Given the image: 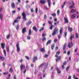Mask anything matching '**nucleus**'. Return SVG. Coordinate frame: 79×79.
<instances>
[{
    "mask_svg": "<svg viewBox=\"0 0 79 79\" xmlns=\"http://www.w3.org/2000/svg\"><path fill=\"white\" fill-rule=\"evenodd\" d=\"M60 52L57 51L56 52V55L55 56V57L57 58L56 59V62L60 60V59H61V56H58L60 55Z\"/></svg>",
    "mask_w": 79,
    "mask_h": 79,
    "instance_id": "obj_1",
    "label": "nucleus"
},
{
    "mask_svg": "<svg viewBox=\"0 0 79 79\" xmlns=\"http://www.w3.org/2000/svg\"><path fill=\"white\" fill-rule=\"evenodd\" d=\"M58 28L56 27L53 30V32L52 34V35L54 36L56 34H58Z\"/></svg>",
    "mask_w": 79,
    "mask_h": 79,
    "instance_id": "obj_2",
    "label": "nucleus"
},
{
    "mask_svg": "<svg viewBox=\"0 0 79 79\" xmlns=\"http://www.w3.org/2000/svg\"><path fill=\"white\" fill-rule=\"evenodd\" d=\"M22 16H23V21H26V15L24 13V12H23L22 14Z\"/></svg>",
    "mask_w": 79,
    "mask_h": 79,
    "instance_id": "obj_3",
    "label": "nucleus"
},
{
    "mask_svg": "<svg viewBox=\"0 0 79 79\" xmlns=\"http://www.w3.org/2000/svg\"><path fill=\"white\" fill-rule=\"evenodd\" d=\"M74 35L73 34V35H71L70 38V39L71 40V43L72 45H73V39L74 38Z\"/></svg>",
    "mask_w": 79,
    "mask_h": 79,
    "instance_id": "obj_4",
    "label": "nucleus"
},
{
    "mask_svg": "<svg viewBox=\"0 0 79 79\" xmlns=\"http://www.w3.org/2000/svg\"><path fill=\"white\" fill-rule=\"evenodd\" d=\"M17 50L18 52H20V48L19 46V44H16Z\"/></svg>",
    "mask_w": 79,
    "mask_h": 79,
    "instance_id": "obj_5",
    "label": "nucleus"
},
{
    "mask_svg": "<svg viewBox=\"0 0 79 79\" xmlns=\"http://www.w3.org/2000/svg\"><path fill=\"white\" fill-rule=\"evenodd\" d=\"M71 2L72 4V5L69 6V8L70 9H71V8H75L74 7V4H75L74 2H73V1H71Z\"/></svg>",
    "mask_w": 79,
    "mask_h": 79,
    "instance_id": "obj_6",
    "label": "nucleus"
},
{
    "mask_svg": "<svg viewBox=\"0 0 79 79\" xmlns=\"http://www.w3.org/2000/svg\"><path fill=\"white\" fill-rule=\"evenodd\" d=\"M56 69V70L57 72V73L58 74H60L61 73V71L60 70V69H58V67H56L55 68Z\"/></svg>",
    "mask_w": 79,
    "mask_h": 79,
    "instance_id": "obj_7",
    "label": "nucleus"
},
{
    "mask_svg": "<svg viewBox=\"0 0 79 79\" xmlns=\"http://www.w3.org/2000/svg\"><path fill=\"white\" fill-rule=\"evenodd\" d=\"M26 31V28L25 27H24L22 30V34H24Z\"/></svg>",
    "mask_w": 79,
    "mask_h": 79,
    "instance_id": "obj_8",
    "label": "nucleus"
},
{
    "mask_svg": "<svg viewBox=\"0 0 79 79\" xmlns=\"http://www.w3.org/2000/svg\"><path fill=\"white\" fill-rule=\"evenodd\" d=\"M11 8H12L13 9H14V8H15V3L14 2L11 3Z\"/></svg>",
    "mask_w": 79,
    "mask_h": 79,
    "instance_id": "obj_9",
    "label": "nucleus"
},
{
    "mask_svg": "<svg viewBox=\"0 0 79 79\" xmlns=\"http://www.w3.org/2000/svg\"><path fill=\"white\" fill-rule=\"evenodd\" d=\"M64 19L65 21V23L66 24V23H69V21H68V20L67 18H64Z\"/></svg>",
    "mask_w": 79,
    "mask_h": 79,
    "instance_id": "obj_10",
    "label": "nucleus"
},
{
    "mask_svg": "<svg viewBox=\"0 0 79 79\" xmlns=\"http://www.w3.org/2000/svg\"><path fill=\"white\" fill-rule=\"evenodd\" d=\"M71 46H73V45H72V44H71L70 43H69L68 44V47L69 48H71Z\"/></svg>",
    "mask_w": 79,
    "mask_h": 79,
    "instance_id": "obj_11",
    "label": "nucleus"
},
{
    "mask_svg": "<svg viewBox=\"0 0 79 79\" xmlns=\"http://www.w3.org/2000/svg\"><path fill=\"white\" fill-rule=\"evenodd\" d=\"M1 45L2 47V49H4V48H5V44L1 43Z\"/></svg>",
    "mask_w": 79,
    "mask_h": 79,
    "instance_id": "obj_12",
    "label": "nucleus"
},
{
    "mask_svg": "<svg viewBox=\"0 0 79 79\" xmlns=\"http://www.w3.org/2000/svg\"><path fill=\"white\" fill-rule=\"evenodd\" d=\"M33 29H34L35 31H36V32L37 31V30H38V29L35 26H34L33 27Z\"/></svg>",
    "mask_w": 79,
    "mask_h": 79,
    "instance_id": "obj_13",
    "label": "nucleus"
},
{
    "mask_svg": "<svg viewBox=\"0 0 79 79\" xmlns=\"http://www.w3.org/2000/svg\"><path fill=\"white\" fill-rule=\"evenodd\" d=\"M36 60H37V56H35L33 58V63H34L35 61H36Z\"/></svg>",
    "mask_w": 79,
    "mask_h": 79,
    "instance_id": "obj_14",
    "label": "nucleus"
},
{
    "mask_svg": "<svg viewBox=\"0 0 79 79\" xmlns=\"http://www.w3.org/2000/svg\"><path fill=\"white\" fill-rule=\"evenodd\" d=\"M32 34V30L31 29H29L28 32V35H31Z\"/></svg>",
    "mask_w": 79,
    "mask_h": 79,
    "instance_id": "obj_15",
    "label": "nucleus"
},
{
    "mask_svg": "<svg viewBox=\"0 0 79 79\" xmlns=\"http://www.w3.org/2000/svg\"><path fill=\"white\" fill-rule=\"evenodd\" d=\"M76 15L75 14H73L72 15V16L71 17V18H76Z\"/></svg>",
    "mask_w": 79,
    "mask_h": 79,
    "instance_id": "obj_16",
    "label": "nucleus"
},
{
    "mask_svg": "<svg viewBox=\"0 0 79 79\" xmlns=\"http://www.w3.org/2000/svg\"><path fill=\"white\" fill-rule=\"evenodd\" d=\"M0 59L2 60V61H5V58L2 56H0Z\"/></svg>",
    "mask_w": 79,
    "mask_h": 79,
    "instance_id": "obj_17",
    "label": "nucleus"
},
{
    "mask_svg": "<svg viewBox=\"0 0 79 79\" xmlns=\"http://www.w3.org/2000/svg\"><path fill=\"white\" fill-rule=\"evenodd\" d=\"M20 70L21 71H22V69H23V68L24 69L25 68V66L23 65H20Z\"/></svg>",
    "mask_w": 79,
    "mask_h": 79,
    "instance_id": "obj_18",
    "label": "nucleus"
},
{
    "mask_svg": "<svg viewBox=\"0 0 79 79\" xmlns=\"http://www.w3.org/2000/svg\"><path fill=\"white\" fill-rule=\"evenodd\" d=\"M51 42H52V40H49L47 42V43L46 45H48V44H51Z\"/></svg>",
    "mask_w": 79,
    "mask_h": 79,
    "instance_id": "obj_19",
    "label": "nucleus"
},
{
    "mask_svg": "<svg viewBox=\"0 0 79 79\" xmlns=\"http://www.w3.org/2000/svg\"><path fill=\"white\" fill-rule=\"evenodd\" d=\"M31 23H32V22L28 21V22H27L26 23L27 26H29V25H30V24H31Z\"/></svg>",
    "mask_w": 79,
    "mask_h": 79,
    "instance_id": "obj_20",
    "label": "nucleus"
},
{
    "mask_svg": "<svg viewBox=\"0 0 79 79\" xmlns=\"http://www.w3.org/2000/svg\"><path fill=\"white\" fill-rule=\"evenodd\" d=\"M18 22H19V20H17V19L15 20L13 22V25H14L15 23H18Z\"/></svg>",
    "mask_w": 79,
    "mask_h": 79,
    "instance_id": "obj_21",
    "label": "nucleus"
},
{
    "mask_svg": "<svg viewBox=\"0 0 79 79\" xmlns=\"http://www.w3.org/2000/svg\"><path fill=\"white\" fill-rule=\"evenodd\" d=\"M66 43H65L64 44L63 48V50H64L66 49Z\"/></svg>",
    "mask_w": 79,
    "mask_h": 79,
    "instance_id": "obj_22",
    "label": "nucleus"
},
{
    "mask_svg": "<svg viewBox=\"0 0 79 79\" xmlns=\"http://www.w3.org/2000/svg\"><path fill=\"white\" fill-rule=\"evenodd\" d=\"M3 52L5 56H6V50L4 49L3 50Z\"/></svg>",
    "mask_w": 79,
    "mask_h": 79,
    "instance_id": "obj_23",
    "label": "nucleus"
},
{
    "mask_svg": "<svg viewBox=\"0 0 79 79\" xmlns=\"http://www.w3.org/2000/svg\"><path fill=\"white\" fill-rule=\"evenodd\" d=\"M68 30L70 32H71L73 31V28L71 27H69Z\"/></svg>",
    "mask_w": 79,
    "mask_h": 79,
    "instance_id": "obj_24",
    "label": "nucleus"
},
{
    "mask_svg": "<svg viewBox=\"0 0 79 79\" xmlns=\"http://www.w3.org/2000/svg\"><path fill=\"white\" fill-rule=\"evenodd\" d=\"M40 3H41V4H44V3H45V1H44L43 0H41L40 1Z\"/></svg>",
    "mask_w": 79,
    "mask_h": 79,
    "instance_id": "obj_25",
    "label": "nucleus"
},
{
    "mask_svg": "<svg viewBox=\"0 0 79 79\" xmlns=\"http://www.w3.org/2000/svg\"><path fill=\"white\" fill-rule=\"evenodd\" d=\"M76 11V10L74 9H72L71 11V13H75Z\"/></svg>",
    "mask_w": 79,
    "mask_h": 79,
    "instance_id": "obj_26",
    "label": "nucleus"
},
{
    "mask_svg": "<svg viewBox=\"0 0 79 79\" xmlns=\"http://www.w3.org/2000/svg\"><path fill=\"white\" fill-rule=\"evenodd\" d=\"M49 7H50V0H48Z\"/></svg>",
    "mask_w": 79,
    "mask_h": 79,
    "instance_id": "obj_27",
    "label": "nucleus"
},
{
    "mask_svg": "<svg viewBox=\"0 0 79 79\" xmlns=\"http://www.w3.org/2000/svg\"><path fill=\"white\" fill-rule=\"evenodd\" d=\"M56 16V15L55 13H53L52 14V16H53V17H55Z\"/></svg>",
    "mask_w": 79,
    "mask_h": 79,
    "instance_id": "obj_28",
    "label": "nucleus"
},
{
    "mask_svg": "<svg viewBox=\"0 0 79 79\" xmlns=\"http://www.w3.org/2000/svg\"><path fill=\"white\" fill-rule=\"evenodd\" d=\"M63 29L62 28H61L60 29V34H62V31H63Z\"/></svg>",
    "mask_w": 79,
    "mask_h": 79,
    "instance_id": "obj_29",
    "label": "nucleus"
},
{
    "mask_svg": "<svg viewBox=\"0 0 79 79\" xmlns=\"http://www.w3.org/2000/svg\"><path fill=\"white\" fill-rule=\"evenodd\" d=\"M69 68H70V66H68L66 68V71H68V70H69Z\"/></svg>",
    "mask_w": 79,
    "mask_h": 79,
    "instance_id": "obj_30",
    "label": "nucleus"
},
{
    "mask_svg": "<svg viewBox=\"0 0 79 79\" xmlns=\"http://www.w3.org/2000/svg\"><path fill=\"white\" fill-rule=\"evenodd\" d=\"M78 33H76V35H75V37L77 38V39H78Z\"/></svg>",
    "mask_w": 79,
    "mask_h": 79,
    "instance_id": "obj_31",
    "label": "nucleus"
},
{
    "mask_svg": "<svg viewBox=\"0 0 79 79\" xmlns=\"http://www.w3.org/2000/svg\"><path fill=\"white\" fill-rule=\"evenodd\" d=\"M54 47H55V45H54V44H53L51 45V49L52 50H53Z\"/></svg>",
    "mask_w": 79,
    "mask_h": 79,
    "instance_id": "obj_32",
    "label": "nucleus"
},
{
    "mask_svg": "<svg viewBox=\"0 0 79 79\" xmlns=\"http://www.w3.org/2000/svg\"><path fill=\"white\" fill-rule=\"evenodd\" d=\"M42 41H44L46 40V37H43L42 38Z\"/></svg>",
    "mask_w": 79,
    "mask_h": 79,
    "instance_id": "obj_33",
    "label": "nucleus"
},
{
    "mask_svg": "<svg viewBox=\"0 0 79 79\" xmlns=\"http://www.w3.org/2000/svg\"><path fill=\"white\" fill-rule=\"evenodd\" d=\"M67 63V62L66 61H64V62L63 63V65H66Z\"/></svg>",
    "mask_w": 79,
    "mask_h": 79,
    "instance_id": "obj_34",
    "label": "nucleus"
},
{
    "mask_svg": "<svg viewBox=\"0 0 79 79\" xmlns=\"http://www.w3.org/2000/svg\"><path fill=\"white\" fill-rule=\"evenodd\" d=\"M60 10H57V15H60Z\"/></svg>",
    "mask_w": 79,
    "mask_h": 79,
    "instance_id": "obj_35",
    "label": "nucleus"
},
{
    "mask_svg": "<svg viewBox=\"0 0 79 79\" xmlns=\"http://www.w3.org/2000/svg\"><path fill=\"white\" fill-rule=\"evenodd\" d=\"M19 25H17L16 27V29L17 30H18V29H19Z\"/></svg>",
    "mask_w": 79,
    "mask_h": 79,
    "instance_id": "obj_36",
    "label": "nucleus"
},
{
    "mask_svg": "<svg viewBox=\"0 0 79 79\" xmlns=\"http://www.w3.org/2000/svg\"><path fill=\"white\" fill-rule=\"evenodd\" d=\"M40 50L41 52H44V51H45V49H44V48H41Z\"/></svg>",
    "mask_w": 79,
    "mask_h": 79,
    "instance_id": "obj_37",
    "label": "nucleus"
},
{
    "mask_svg": "<svg viewBox=\"0 0 79 79\" xmlns=\"http://www.w3.org/2000/svg\"><path fill=\"white\" fill-rule=\"evenodd\" d=\"M2 17H3V15H2V14H0V18L1 19V20H2Z\"/></svg>",
    "mask_w": 79,
    "mask_h": 79,
    "instance_id": "obj_38",
    "label": "nucleus"
},
{
    "mask_svg": "<svg viewBox=\"0 0 79 79\" xmlns=\"http://www.w3.org/2000/svg\"><path fill=\"white\" fill-rule=\"evenodd\" d=\"M25 58L27 59L28 61H29V57L28 56H25Z\"/></svg>",
    "mask_w": 79,
    "mask_h": 79,
    "instance_id": "obj_39",
    "label": "nucleus"
},
{
    "mask_svg": "<svg viewBox=\"0 0 79 79\" xmlns=\"http://www.w3.org/2000/svg\"><path fill=\"white\" fill-rule=\"evenodd\" d=\"M44 29V27H42V29H40L39 30L40 32H41L42 31H43Z\"/></svg>",
    "mask_w": 79,
    "mask_h": 79,
    "instance_id": "obj_40",
    "label": "nucleus"
},
{
    "mask_svg": "<svg viewBox=\"0 0 79 79\" xmlns=\"http://www.w3.org/2000/svg\"><path fill=\"white\" fill-rule=\"evenodd\" d=\"M53 25H51L50 27V29L51 30H52V29H53Z\"/></svg>",
    "mask_w": 79,
    "mask_h": 79,
    "instance_id": "obj_41",
    "label": "nucleus"
},
{
    "mask_svg": "<svg viewBox=\"0 0 79 79\" xmlns=\"http://www.w3.org/2000/svg\"><path fill=\"white\" fill-rule=\"evenodd\" d=\"M12 71H13V69L11 68L9 70V72H12Z\"/></svg>",
    "mask_w": 79,
    "mask_h": 79,
    "instance_id": "obj_42",
    "label": "nucleus"
},
{
    "mask_svg": "<svg viewBox=\"0 0 79 79\" xmlns=\"http://www.w3.org/2000/svg\"><path fill=\"white\" fill-rule=\"evenodd\" d=\"M10 36V34H9V35L7 36L6 37V39H9V38Z\"/></svg>",
    "mask_w": 79,
    "mask_h": 79,
    "instance_id": "obj_43",
    "label": "nucleus"
},
{
    "mask_svg": "<svg viewBox=\"0 0 79 79\" xmlns=\"http://www.w3.org/2000/svg\"><path fill=\"white\" fill-rule=\"evenodd\" d=\"M8 74V72H5L3 73L4 75H7Z\"/></svg>",
    "mask_w": 79,
    "mask_h": 79,
    "instance_id": "obj_44",
    "label": "nucleus"
},
{
    "mask_svg": "<svg viewBox=\"0 0 79 79\" xmlns=\"http://www.w3.org/2000/svg\"><path fill=\"white\" fill-rule=\"evenodd\" d=\"M48 54H46L44 56V58H47V57H48Z\"/></svg>",
    "mask_w": 79,
    "mask_h": 79,
    "instance_id": "obj_45",
    "label": "nucleus"
},
{
    "mask_svg": "<svg viewBox=\"0 0 79 79\" xmlns=\"http://www.w3.org/2000/svg\"><path fill=\"white\" fill-rule=\"evenodd\" d=\"M27 39L28 40H30L31 39V36H27Z\"/></svg>",
    "mask_w": 79,
    "mask_h": 79,
    "instance_id": "obj_46",
    "label": "nucleus"
},
{
    "mask_svg": "<svg viewBox=\"0 0 79 79\" xmlns=\"http://www.w3.org/2000/svg\"><path fill=\"white\" fill-rule=\"evenodd\" d=\"M37 11H38V8H36L35 9V13H37Z\"/></svg>",
    "mask_w": 79,
    "mask_h": 79,
    "instance_id": "obj_47",
    "label": "nucleus"
},
{
    "mask_svg": "<svg viewBox=\"0 0 79 79\" xmlns=\"http://www.w3.org/2000/svg\"><path fill=\"white\" fill-rule=\"evenodd\" d=\"M47 18V15H45L44 16V19H46V18Z\"/></svg>",
    "mask_w": 79,
    "mask_h": 79,
    "instance_id": "obj_48",
    "label": "nucleus"
},
{
    "mask_svg": "<svg viewBox=\"0 0 79 79\" xmlns=\"http://www.w3.org/2000/svg\"><path fill=\"white\" fill-rule=\"evenodd\" d=\"M61 68L62 69H64V68H64V65H62Z\"/></svg>",
    "mask_w": 79,
    "mask_h": 79,
    "instance_id": "obj_49",
    "label": "nucleus"
},
{
    "mask_svg": "<svg viewBox=\"0 0 79 79\" xmlns=\"http://www.w3.org/2000/svg\"><path fill=\"white\" fill-rule=\"evenodd\" d=\"M41 64L42 65V66H44V65H45V63H43Z\"/></svg>",
    "mask_w": 79,
    "mask_h": 79,
    "instance_id": "obj_50",
    "label": "nucleus"
},
{
    "mask_svg": "<svg viewBox=\"0 0 79 79\" xmlns=\"http://www.w3.org/2000/svg\"><path fill=\"white\" fill-rule=\"evenodd\" d=\"M44 8H45V10H48V7H47L46 6H45L44 7Z\"/></svg>",
    "mask_w": 79,
    "mask_h": 79,
    "instance_id": "obj_51",
    "label": "nucleus"
},
{
    "mask_svg": "<svg viewBox=\"0 0 79 79\" xmlns=\"http://www.w3.org/2000/svg\"><path fill=\"white\" fill-rule=\"evenodd\" d=\"M9 47H7L6 50H7V52H9Z\"/></svg>",
    "mask_w": 79,
    "mask_h": 79,
    "instance_id": "obj_52",
    "label": "nucleus"
},
{
    "mask_svg": "<svg viewBox=\"0 0 79 79\" xmlns=\"http://www.w3.org/2000/svg\"><path fill=\"white\" fill-rule=\"evenodd\" d=\"M54 42H58V40L57 39H55L54 40Z\"/></svg>",
    "mask_w": 79,
    "mask_h": 79,
    "instance_id": "obj_53",
    "label": "nucleus"
},
{
    "mask_svg": "<svg viewBox=\"0 0 79 79\" xmlns=\"http://www.w3.org/2000/svg\"><path fill=\"white\" fill-rule=\"evenodd\" d=\"M48 23H49V24H52V22H51V21H49L48 22Z\"/></svg>",
    "mask_w": 79,
    "mask_h": 79,
    "instance_id": "obj_54",
    "label": "nucleus"
},
{
    "mask_svg": "<svg viewBox=\"0 0 79 79\" xmlns=\"http://www.w3.org/2000/svg\"><path fill=\"white\" fill-rule=\"evenodd\" d=\"M46 35H45V34H42V37H44V36H45Z\"/></svg>",
    "mask_w": 79,
    "mask_h": 79,
    "instance_id": "obj_55",
    "label": "nucleus"
},
{
    "mask_svg": "<svg viewBox=\"0 0 79 79\" xmlns=\"http://www.w3.org/2000/svg\"><path fill=\"white\" fill-rule=\"evenodd\" d=\"M65 37H66V35H67V32H65L64 33Z\"/></svg>",
    "mask_w": 79,
    "mask_h": 79,
    "instance_id": "obj_56",
    "label": "nucleus"
},
{
    "mask_svg": "<svg viewBox=\"0 0 79 79\" xmlns=\"http://www.w3.org/2000/svg\"><path fill=\"white\" fill-rule=\"evenodd\" d=\"M70 54V52L69 51L67 52V55H69Z\"/></svg>",
    "mask_w": 79,
    "mask_h": 79,
    "instance_id": "obj_57",
    "label": "nucleus"
},
{
    "mask_svg": "<svg viewBox=\"0 0 79 79\" xmlns=\"http://www.w3.org/2000/svg\"><path fill=\"white\" fill-rule=\"evenodd\" d=\"M21 16L18 17L17 18V19H21Z\"/></svg>",
    "mask_w": 79,
    "mask_h": 79,
    "instance_id": "obj_58",
    "label": "nucleus"
},
{
    "mask_svg": "<svg viewBox=\"0 0 79 79\" xmlns=\"http://www.w3.org/2000/svg\"><path fill=\"white\" fill-rule=\"evenodd\" d=\"M23 61V59H21L20 60V63H22Z\"/></svg>",
    "mask_w": 79,
    "mask_h": 79,
    "instance_id": "obj_59",
    "label": "nucleus"
},
{
    "mask_svg": "<svg viewBox=\"0 0 79 79\" xmlns=\"http://www.w3.org/2000/svg\"><path fill=\"white\" fill-rule=\"evenodd\" d=\"M31 11L32 13H33L34 11V10L33 9H31Z\"/></svg>",
    "mask_w": 79,
    "mask_h": 79,
    "instance_id": "obj_60",
    "label": "nucleus"
},
{
    "mask_svg": "<svg viewBox=\"0 0 79 79\" xmlns=\"http://www.w3.org/2000/svg\"><path fill=\"white\" fill-rule=\"evenodd\" d=\"M26 73V69L24 71H23V73H24V74H25V73Z\"/></svg>",
    "mask_w": 79,
    "mask_h": 79,
    "instance_id": "obj_61",
    "label": "nucleus"
},
{
    "mask_svg": "<svg viewBox=\"0 0 79 79\" xmlns=\"http://www.w3.org/2000/svg\"><path fill=\"white\" fill-rule=\"evenodd\" d=\"M42 66L41 64H40V66H39V68H42Z\"/></svg>",
    "mask_w": 79,
    "mask_h": 79,
    "instance_id": "obj_62",
    "label": "nucleus"
},
{
    "mask_svg": "<svg viewBox=\"0 0 79 79\" xmlns=\"http://www.w3.org/2000/svg\"><path fill=\"white\" fill-rule=\"evenodd\" d=\"M15 12H16V11L13 10L12 11V13H15Z\"/></svg>",
    "mask_w": 79,
    "mask_h": 79,
    "instance_id": "obj_63",
    "label": "nucleus"
},
{
    "mask_svg": "<svg viewBox=\"0 0 79 79\" xmlns=\"http://www.w3.org/2000/svg\"><path fill=\"white\" fill-rule=\"evenodd\" d=\"M71 79V76H69L68 77V79Z\"/></svg>",
    "mask_w": 79,
    "mask_h": 79,
    "instance_id": "obj_64",
    "label": "nucleus"
}]
</instances>
